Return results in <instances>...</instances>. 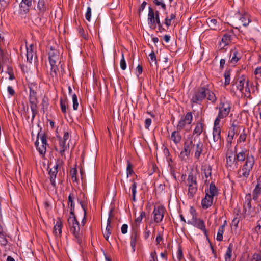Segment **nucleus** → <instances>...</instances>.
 Returning a JSON list of instances; mask_svg holds the SVG:
<instances>
[{"label":"nucleus","mask_w":261,"mask_h":261,"mask_svg":"<svg viewBox=\"0 0 261 261\" xmlns=\"http://www.w3.org/2000/svg\"><path fill=\"white\" fill-rule=\"evenodd\" d=\"M68 222L70 227V231L76 239L77 243L80 244L82 242L83 233L80 228L79 223L75 217V215H71L68 219Z\"/></svg>","instance_id":"nucleus-1"},{"label":"nucleus","mask_w":261,"mask_h":261,"mask_svg":"<svg viewBox=\"0 0 261 261\" xmlns=\"http://www.w3.org/2000/svg\"><path fill=\"white\" fill-rule=\"evenodd\" d=\"M231 103L230 102L226 101L225 102H221L219 107V112L218 116L214 121L216 124H219L220 120L226 118L229 114L231 110Z\"/></svg>","instance_id":"nucleus-2"},{"label":"nucleus","mask_w":261,"mask_h":261,"mask_svg":"<svg viewBox=\"0 0 261 261\" xmlns=\"http://www.w3.org/2000/svg\"><path fill=\"white\" fill-rule=\"evenodd\" d=\"M206 92H207V88L205 87L198 88L191 94V102L200 104L206 98Z\"/></svg>","instance_id":"nucleus-3"},{"label":"nucleus","mask_w":261,"mask_h":261,"mask_svg":"<svg viewBox=\"0 0 261 261\" xmlns=\"http://www.w3.org/2000/svg\"><path fill=\"white\" fill-rule=\"evenodd\" d=\"M195 139L192 138L187 139L184 144V149L180 152L179 158L182 160H186L190 155L191 151H193Z\"/></svg>","instance_id":"nucleus-4"},{"label":"nucleus","mask_w":261,"mask_h":261,"mask_svg":"<svg viewBox=\"0 0 261 261\" xmlns=\"http://www.w3.org/2000/svg\"><path fill=\"white\" fill-rule=\"evenodd\" d=\"M254 163L255 160L253 155H247L245 163L242 169V173L240 174V176L247 178L253 168Z\"/></svg>","instance_id":"nucleus-5"},{"label":"nucleus","mask_w":261,"mask_h":261,"mask_svg":"<svg viewBox=\"0 0 261 261\" xmlns=\"http://www.w3.org/2000/svg\"><path fill=\"white\" fill-rule=\"evenodd\" d=\"M251 195L248 194L246 196L245 202L244 205V211L245 215L253 217L256 214L255 208L251 204Z\"/></svg>","instance_id":"nucleus-6"},{"label":"nucleus","mask_w":261,"mask_h":261,"mask_svg":"<svg viewBox=\"0 0 261 261\" xmlns=\"http://www.w3.org/2000/svg\"><path fill=\"white\" fill-rule=\"evenodd\" d=\"M234 35L232 32L225 33L219 43V48L221 49L227 45H230L232 43Z\"/></svg>","instance_id":"nucleus-7"},{"label":"nucleus","mask_w":261,"mask_h":261,"mask_svg":"<svg viewBox=\"0 0 261 261\" xmlns=\"http://www.w3.org/2000/svg\"><path fill=\"white\" fill-rule=\"evenodd\" d=\"M193 119V115L191 112H188L186 116L181 118L177 126L178 130L186 129L187 125H190Z\"/></svg>","instance_id":"nucleus-8"},{"label":"nucleus","mask_w":261,"mask_h":261,"mask_svg":"<svg viewBox=\"0 0 261 261\" xmlns=\"http://www.w3.org/2000/svg\"><path fill=\"white\" fill-rule=\"evenodd\" d=\"M36 92L32 88H30L29 100L31 103V109L32 111V118L35 117V114L37 113L36 111V102H37Z\"/></svg>","instance_id":"nucleus-9"},{"label":"nucleus","mask_w":261,"mask_h":261,"mask_svg":"<svg viewBox=\"0 0 261 261\" xmlns=\"http://www.w3.org/2000/svg\"><path fill=\"white\" fill-rule=\"evenodd\" d=\"M41 143L39 142L38 139L36 141L35 144L37 149L41 154H44L46 150V139L45 136H42L40 138Z\"/></svg>","instance_id":"nucleus-10"},{"label":"nucleus","mask_w":261,"mask_h":261,"mask_svg":"<svg viewBox=\"0 0 261 261\" xmlns=\"http://www.w3.org/2000/svg\"><path fill=\"white\" fill-rule=\"evenodd\" d=\"M165 208L163 206L155 207L153 212L154 221L159 223L162 221L164 217Z\"/></svg>","instance_id":"nucleus-11"},{"label":"nucleus","mask_w":261,"mask_h":261,"mask_svg":"<svg viewBox=\"0 0 261 261\" xmlns=\"http://www.w3.org/2000/svg\"><path fill=\"white\" fill-rule=\"evenodd\" d=\"M69 138V133L68 132H65L63 139H60L59 144L60 150L59 152L62 155H63L65 151L68 149L69 147V143H66V141L68 140Z\"/></svg>","instance_id":"nucleus-12"},{"label":"nucleus","mask_w":261,"mask_h":261,"mask_svg":"<svg viewBox=\"0 0 261 261\" xmlns=\"http://www.w3.org/2000/svg\"><path fill=\"white\" fill-rule=\"evenodd\" d=\"M203 149V144L202 142L199 140H195L193 151L194 152L195 158L198 160L202 152Z\"/></svg>","instance_id":"nucleus-13"},{"label":"nucleus","mask_w":261,"mask_h":261,"mask_svg":"<svg viewBox=\"0 0 261 261\" xmlns=\"http://www.w3.org/2000/svg\"><path fill=\"white\" fill-rule=\"evenodd\" d=\"M213 140L214 143L220 144L221 142V128L219 124L214 123L213 130Z\"/></svg>","instance_id":"nucleus-14"},{"label":"nucleus","mask_w":261,"mask_h":261,"mask_svg":"<svg viewBox=\"0 0 261 261\" xmlns=\"http://www.w3.org/2000/svg\"><path fill=\"white\" fill-rule=\"evenodd\" d=\"M48 57L50 64H55L59 60V52L50 46V50L48 51Z\"/></svg>","instance_id":"nucleus-15"},{"label":"nucleus","mask_w":261,"mask_h":261,"mask_svg":"<svg viewBox=\"0 0 261 261\" xmlns=\"http://www.w3.org/2000/svg\"><path fill=\"white\" fill-rule=\"evenodd\" d=\"M113 217V215L112 214V212L111 211L109 212V217L107 220V224L106 226V228L104 231H102L103 235L106 240L109 241V237L111 233V228L112 226L111 225L112 219Z\"/></svg>","instance_id":"nucleus-16"},{"label":"nucleus","mask_w":261,"mask_h":261,"mask_svg":"<svg viewBox=\"0 0 261 261\" xmlns=\"http://www.w3.org/2000/svg\"><path fill=\"white\" fill-rule=\"evenodd\" d=\"M60 161L57 162L56 164L53 166V168H50L49 171V175L50 176V181L51 185L55 187H56L55 179L56 178L57 174L58 172V167L60 165Z\"/></svg>","instance_id":"nucleus-17"},{"label":"nucleus","mask_w":261,"mask_h":261,"mask_svg":"<svg viewBox=\"0 0 261 261\" xmlns=\"http://www.w3.org/2000/svg\"><path fill=\"white\" fill-rule=\"evenodd\" d=\"M27 59L30 63L36 60V56L34 52V46L33 44L27 47Z\"/></svg>","instance_id":"nucleus-18"},{"label":"nucleus","mask_w":261,"mask_h":261,"mask_svg":"<svg viewBox=\"0 0 261 261\" xmlns=\"http://www.w3.org/2000/svg\"><path fill=\"white\" fill-rule=\"evenodd\" d=\"M236 161H237L236 156L232 152L226 154V166L228 168H229L230 169H234V166L237 164Z\"/></svg>","instance_id":"nucleus-19"},{"label":"nucleus","mask_w":261,"mask_h":261,"mask_svg":"<svg viewBox=\"0 0 261 261\" xmlns=\"http://www.w3.org/2000/svg\"><path fill=\"white\" fill-rule=\"evenodd\" d=\"M249 83V80H246L244 76L240 77L236 82L237 89H238L242 93H244V87Z\"/></svg>","instance_id":"nucleus-20"},{"label":"nucleus","mask_w":261,"mask_h":261,"mask_svg":"<svg viewBox=\"0 0 261 261\" xmlns=\"http://www.w3.org/2000/svg\"><path fill=\"white\" fill-rule=\"evenodd\" d=\"M21 2L19 4L21 11L27 13L29 11V7L32 5V0H21ZM18 1V0H16Z\"/></svg>","instance_id":"nucleus-21"},{"label":"nucleus","mask_w":261,"mask_h":261,"mask_svg":"<svg viewBox=\"0 0 261 261\" xmlns=\"http://www.w3.org/2000/svg\"><path fill=\"white\" fill-rule=\"evenodd\" d=\"M213 198H214L210 197L209 195L206 193L204 198H203L201 201L202 207L204 209H206L210 207L213 204Z\"/></svg>","instance_id":"nucleus-22"},{"label":"nucleus","mask_w":261,"mask_h":261,"mask_svg":"<svg viewBox=\"0 0 261 261\" xmlns=\"http://www.w3.org/2000/svg\"><path fill=\"white\" fill-rule=\"evenodd\" d=\"M194 225L198 228L201 229L204 233V235L207 238V230L205 228L204 222L200 219H196L194 221Z\"/></svg>","instance_id":"nucleus-23"},{"label":"nucleus","mask_w":261,"mask_h":261,"mask_svg":"<svg viewBox=\"0 0 261 261\" xmlns=\"http://www.w3.org/2000/svg\"><path fill=\"white\" fill-rule=\"evenodd\" d=\"M241 56L238 51L236 49H232L230 54V62L232 64H236L240 59Z\"/></svg>","instance_id":"nucleus-24"},{"label":"nucleus","mask_w":261,"mask_h":261,"mask_svg":"<svg viewBox=\"0 0 261 261\" xmlns=\"http://www.w3.org/2000/svg\"><path fill=\"white\" fill-rule=\"evenodd\" d=\"M155 15V12H154L153 9L151 7H149V11L148 14V21L149 24L151 26L155 27V19L154 17Z\"/></svg>","instance_id":"nucleus-25"},{"label":"nucleus","mask_w":261,"mask_h":261,"mask_svg":"<svg viewBox=\"0 0 261 261\" xmlns=\"http://www.w3.org/2000/svg\"><path fill=\"white\" fill-rule=\"evenodd\" d=\"M180 130L173 131L171 135V139L176 144L179 143L181 140V136L180 133Z\"/></svg>","instance_id":"nucleus-26"},{"label":"nucleus","mask_w":261,"mask_h":261,"mask_svg":"<svg viewBox=\"0 0 261 261\" xmlns=\"http://www.w3.org/2000/svg\"><path fill=\"white\" fill-rule=\"evenodd\" d=\"M204 124L202 121H200L196 123L195 128L193 130V134L197 136L200 135L203 130Z\"/></svg>","instance_id":"nucleus-27"},{"label":"nucleus","mask_w":261,"mask_h":261,"mask_svg":"<svg viewBox=\"0 0 261 261\" xmlns=\"http://www.w3.org/2000/svg\"><path fill=\"white\" fill-rule=\"evenodd\" d=\"M206 22L211 29L214 30H217L220 29L218 24V21L216 19L208 18L206 20Z\"/></svg>","instance_id":"nucleus-28"},{"label":"nucleus","mask_w":261,"mask_h":261,"mask_svg":"<svg viewBox=\"0 0 261 261\" xmlns=\"http://www.w3.org/2000/svg\"><path fill=\"white\" fill-rule=\"evenodd\" d=\"M202 173L204 174L205 180V183L209 181L208 178H211L212 168L210 166H205L202 169Z\"/></svg>","instance_id":"nucleus-29"},{"label":"nucleus","mask_w":261,"mask_h":261,"mask_svg":"<svg viewBox=\"0 0 261 261\" xmlns=\"http://www.w3.org/2000/svg\"><path fill=\"white\" fill-rule=\"evenodd\" d=\"M62 223L60 219H58L54 226V233L58 236H60L62 233Z\"/></svg>","instance_id":"nucleus-30"},{"label":"nucleus","mask_w":261,"mask_h":261,"mask_svg":"<svg viewBox=\"0 0 261 261\" xmlns=\"http://www.w3.org/2000/svg\"><path fill=\"white\" fill-rule=\"evenodd\" d=\"M139 237L138 233L136 231H134L131 235L130 237V245L133 249V251L135 252V247L137 239Z\"/></svg>","instance_id":"nucleus-31"},{"label":"nucleus","mask_w":261,"mask_h":261,"mask_svg":"<svg viewBox=\"0 0 261 261\" xmlns=\"http://www.w3.org/2000/svg\"><path fill=\"white\" fill-rule=\"evenodd\" d=\"M247 152V150L246 149H244L241 152L238 153L235 155L236 161L237 162H243L245 160H246L247 156L246 153Z\"/></svg>","instance_id":"nucleus-32"},{"label":"nucleus","mask_w":261,"mask_h":261,"mask_svg":"<svg viewBox=\"0 0 261 261\" xmlns=\"http://www.w3.org/2000/svg\"><path fill=\"white\" fill-rule=\"evenodd\" d=\"M205 192L206 194L207 193L210 197L214 198L217 193V189L214 184L211 183L209 189L206 190Z\"/></svg>","instance_id":"nucleus-33"},{"label":"nucleus","mask_w":261,"mask_h":261,"mask_svg":"<svg viewBox=\"0 0 261 261\" xmlns=\"http://www.w3.org/2000/svg\"><path fill=\"white\" fill-rule=\"evenodd\" d=\"M189 197L192 198L194 196L197 190V184L188 185Z\"/></svg>","instance_id":"nucleus-34"},{"label":"nucleus","mask_w":261,"mask_h":261,"mask_svg":"<svg viewBox=\"0 0 261 261\" xmlns=\"http://www.w3.org/2000/svg\"><path fill=\"white\" fill-rule=\"evenodd\" d=\"M37 8L40 12H44L47 9L46 0H39Z\"/></svg>","instance_id":"nucleus-35"},{"label":"nucleus","mask_w":261,"mask_h":261,"mask_svg":"<svg viewBox=\"0 0 261 261\" xmlns=\"http://www.w3.org/2000/svg\"><path fill=\"white\" fill-rule=\"evenodd\" d=\"M206 98L208 100L210 101L212 103H215L217 101V97L215 93L210 91L207 88V92H206Z\"/></svg>","instance_id":"nucleus-36"},{"label":"nucleus","mask_w":261,"mask_h":261,"mask_svg":"<svg viewBox=\"0 0 261 261\" xmlns=\"http://www.w3.org/2000/svg\"><path fill=\"white\" fill-rule=\"evenodd\" d=\"M176 17V14L175 13H172L170 15H167L165 19V24L169 27L172 24V22L173 19H174Z\"/></svg>","instance_id":"nucleus-37"},{"label":"nucleus","mask_w":261,"mask_h":261,"mask_svg":"<svg viewBox=\"0 0 261 261\" xmlns=\"http://www.w3.org/2000/svg\"><path fill=\"white\" fill-rule=\"evenodd\" d=\"M240 23L244 27H246L248 25L250 22L249 19V16L248 14H244L239 19Z\"/></svg>","instance_id":"nucleus-38"},{"label":"nucleus","mask_w":261,"mask_h":261,"mask_svg":"<svg viewBox=\"0 0 261 261\" xmlns=\"http://www.w3.org/2000/svg\"><path fill=\"white\" fill-rule=\"evenodd\" d=\"M68 206L70 207V214L71 215H74V203L72 199V196L70 194L68 196Z\"/></svg>","instance_id":"nucleus-39"},{"label":"nucleus","mask_w":261,"mask_h":261,"mask_svg":"<svg viewBox=\"0 0 261 261\" xmlns=\"http://www.w3.org/2000/svg\"><path fill=\"white\" fill-rule=\"evenodd\" d=\"M233 249V245L232 243L229 244V246L227 249L225 256V261H231V257L232 256V252Z\"/></svg>","instance_id":"nucleus-40"},{"label":"nucleus","mask_w":261,"mask_h":261,"mask_svg":"<svg viewBox=\"0 0 261 261\" xmlns=\"http://www.w3.org/2000/svg\"><path fill=\"white\" fill-rule=\"evenodd\" d=\"M225 225L220 226L218 230L216 239L218 241H221L223 240V234L224 231Z\"/></svg>","instance_id":"nucleus-41"},{"label":"nucleus","mask_w":261,"mask_h":261,"mask_svg":"<svg viewBox=\"0 0 261 261\" xmlns=\"http://www.w3.org/2000/svg\"><path fill=\"white\" fill-rule=\"evenodd\" d=\"M187 182L188 185L197 184L196 175L191 172L188 175Z\"/></svg>","instance_id":"nucleus-42"},{"label":"nucleus","mask_w":261,"mask_h":261,"mask_svg":"<svg viewBox=\"0 0 261 261\" xmlns=\"http://www.w3.org/2000/svg\"><path fill=\"white\" fill-rule=\"evenodd\" d=\"M261 193V189H259L257 187L255 186L252 193V198L254 200H257L260 194Z\"/></svg>","instance_id":"nucleus-43"},{"label":"nucleus","mask_w":261,"mask_h":261,"mask_svg":"<svg viewBox=\"0 0 261 261\" xmlns=\"http://www.w3.org/2000/svg\"><path fill=\"white\" fill-rule=\"evenodd\" d=\"M145 215L146 213L145 212H141L140 216L135 219V224L136 225V227H137L138 225L140 224L142 220V219L145 217Z\"/></svg>","instance_id":"nucleus-44"},{"label":"nucleus","mask_w":261,"mask_h":261,"mask_svg":"<svg viewBox=\"0 0 261 261\" xmlns=\"http://www.w3.org/2000/svg\"><path fill=\"white\" fill-rule=\"evenodd\" d=\"M60 103L61 106V109L62 112L64 114L66 113V109H67V102L65 100H64L62 98H60Z\"/></svg>","instance_id":"nucleus-45"},{"label":"nucleus","mask_w":261,"mask_h":261,"mask_svg":"<svg viewBox=\"0 0 261 261\" xmlns=\"http://www.w3.org/2000/svg\"><path fill=\"white\" fill-rule=\"evenodd\" d=\"M132 185L130 187L132 192V196H133V201H136V188H137V183L135 182L134 180H132Z\"/></svg>","instance_id":"nucleus-46"},{"label":"nucleus","mask_w":261,"mask_h":261,"mask_svg":"<svg viewBox=\"0 0 261 261\" xmlns=\"http://www.w3.org/2000/svg\"><path fill=\"white\" fill-rule=\"evenodd\" d=\"M134 173V171L133 170V167L129 161L127 162V169H126V174L127 177L128 178L129 175H132Z\"/></svg>","instance_id":"nucleus-47"},{"label":"nucleus","mask_w":261,"mask_h":261,"mask_svg":"<svg viewBox=\"0 0 261 261\" xmlns=\"http://www.w3.org/2000/svg\"><path fill=\"white\" fill-rule=\"evenodd\" d=\"M72 102H73V108L74 110H76L78 108L79 103L77 102V97L75 94H73L72 95Z\"/></svg>","instance_id":"nucleus-48"},{"label":"nucleus","mask_w":261,"mask_h":261,"mask_svg":"<svg viewBox=\"0 0 261 261\" xmlns=\"http://www.w3.org/2000/svg\"><path fill=\"white\" fill-rule=\"evenodd\" d=\"M159 14L160 13L158 11H155V15L154 17L155 19V27L156 26V24H158V27L159 28L162 27V23L160 21V18H159Z\"/></svg>","instance_id":"nucleus-49"},{"label":"nucleus","mask_w":261,"mask_h":261,"mask_svg":"<svg viewBox=\"0 0 261 261\" xmlns=\"http://www.w3.org/2000/svg\"><path fill=\"white\" fill-rule=\"evenodd\" d=\"M51 66V71H50V75L52 76H56L57 74V70H58V67L56 65V64H50Z\"/></svg>","instance_id":"nucleus-50"},{"label":"nucleus","mask_w":261,"mask_h":261,"mask_svg":"<svg viewBox=\"0 0 261 261\" xmlns=\"http://www.w3.org/2000/svg\"><path fill=\"white\" fill-rule=\"evenodd\" d=\"M149 57L151 64H152V63L156 64V57L153 51H152L151 53L149 54Z\"/></svg>","instance_id":"nucleus-51"},{"label":"nucleus","mask_w":261,"mask_h":261,"mask_svg":"<svg viewBox=\"0 0 261 261\" xmlns=\"http://www.w3.org/2000/svg\"><path fill=\"white\" fill-rule=\"evenodd\" d=\"M120 67L122 70H125L126 68V63L125 60L124 55L122 54V58L120 62Z\"/></svg>","instance_id":"nucleus-52"},{"label":"nucleus","mask_w":261,"mask_h":261,"mask_svg":"<svg viewBox=\"0 0 261 261\" xmlns=\"http://www.w3.org/2000/svg\"><path fill=\"white\" fill-rule=\"evenodd\" d=\"M249 83L247 84L246 85H245V86L244 87V93H243V94H244V95L246 97H250V88H249Z\"/></svg>","instance_id":"nucleus-53"},{"label":"nucleus","mask_w":261,"mask_h":261,"mask_svg":"<svg viewBox=\"0 0 261 261\" xmlns=\"http://www.w3.org/2000/svg\"><path fill=\"white\" fill-rule=\"evenodd\" d=\"M224 77H225V84L226 85L229 84L230 81V71H225V72L224 73Z\"/></svg>","instance_id":"nucleus-54"},{"label":"nucleus","mask_w":261,"mask_h":261,"mask_svg":"<svg viewBox=\"0 0 261 261\" xmlns=\"http://www.w3.org/2000/svg\"><path fill=\"white\" fill-rule=\"evenodd\" d=\"M234 135H232V133H228V136L227 137V146L229 147L230 146L232 141L234 137Z\"/></svg>","instance_id":"nucleus-55"},{"label":"nucleus","mask_w":261,"mask_h":261,"mask_svg":"<svg viewBox=\"0 0 261 261\" xmlns=\"http://www.w3.org/2000/svg\"><path fill=\"white\" fill-rule=\"evenodd\" d=\"M91 9L90 7H88L87 9V11L85 14V18L88 21H90L91 16Z\"/></svg>","instance_id":"nucleus-56"},{"label":"nucleus","mask_w":261,"mask_h":261,"mask_svg":"<svg viewBox=\"0 0 261 261\" xmlns=\"http://www.w3.org/2000/svg\"><path fill=\"white\" fill-rule=\"evenodd\" d=\"M153 3L157 6H161L164 9H166V5L163 0H154Z\"/></svg>","instance_id":"nucleus-57"},{"label":"nucleus","mask_w":261,"mask_h":261,"mask_svg":"<svg viewBox=\"0 0 261 261\" xmlns=\"http://www.w3.org/2000/svg\"><path fill=\"white\" fill-rule=\"evenodd\" d=\"M80 203H81L82 208L84 210V218L81 222V223H82V225L83 226L85 225V224L86 223V207L84 206V205L83 204V203H82L81 202H80Z\"/></svg>","instance_id":"nucleus-58"},{"label":"nucleus","mask_w":261,"mask_h":261,"mask_svg":"<svg viewBox=\"0 0 261 261\" xmlns=\"http://www.w3.org/2000/svg\"><path fill=\"white\" fill-rule=\"evenodd\" d=\"M237 126V124H235L234 122H233L231 124V127H230L228 133H232V135H234V134L236 133V128Z\"/></svg>","instance_id":"nucleus-59"},{"label":"nucleus","mask_w":261,"mask_h":261,"mask_svg":"<svg viewBox=\"0 0 261 261\" xmlns=\"http://www.w3.org/2000/svg\"><path fill=\"white\" fill-rule=\"evenodd\" d=\"M76 173L77 170L76 169H72V170L71 171V175L73 181H76V178L75 177Z\"/></svg>","instance_id":"nucleus-60"},{"label":"nucleus","mask_w":261,"mask_h":261,"mask_svg":"<svg viewBox=\"0 0 261 261\" xmlns=\"http://www.w3.org/2000/svg\"><path fill=\"white\" fill-rule=\"evenodd\" d=\"M156 253L155 251L152 252L150 254V259L149 261H156Z\"/></svg>","instance_id":"nucleus-61"},{"label":"nucleus","mask_w":261,"mask_h":261,"mask_svg":"<svg viewBox=\"0 0 261 261\" xmlns=\"http://www.w3.org/2000/svg\"><path fill=\"white\" fill-rule=\"evenodd\" d=\"M127 228H128V226L127 224H123L122 227H121V232L123 233V234H125L127 233Z\"/></svg>","instance_id":"nucleus-62"},{"label":"nucleus","mask_w":261,"mask_h":261,"mask_svg":"<svg viewBox=\"0 0 261 261\" xmlns=\"http://www.w3.org/2000/svg\"><path fill=\"white\" fill-rule=\"evenodd\" d=\"M246 139V134L245 133H242L239 138V141L240 142H244Z\"/></svg>","instance_id":"nucleus-63"},{"label":"nucleus","mask_w":261,"mask_h":261,"mask_svg":"<svg viewBox=\"0 0 261 261\" xmlns=\"http://www.w3.org/2000/svg\"><path fill=\"white\" fill-rule=\"evenodd\" d=\"M254 73L256 76H261V67H257L255 70Z\"/></svg>","instance_id":"nucleus-64"}]
</instances>
